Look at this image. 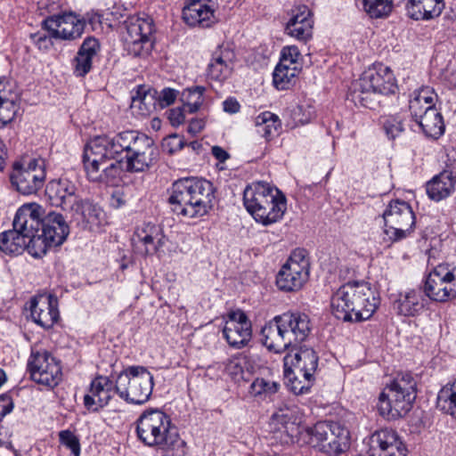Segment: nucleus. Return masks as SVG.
<instances>
[{
  "instance_id": "nucleus-1",
  "label": "nucleus",
  "mask_w": 456,
  "mask_h": 456,
  "mask_svg": "<svg viewBox=\"0 0 456 456\" xmlns=\"http://www.w3.org/2000/svg\"><path fill=\"white\" fill-rule=\"evenodd\" d=\"M379 304L378 293L364 281H350L331 297V312L343 322H358L370 319Z\"/></svg>"
},
{
  "instance_id": "nucleus-2",
  "label": "nucleus",
  "mask_w": 456,
  "mask_h": 456,
  "mask_svg": "<svg viewBox=\"0 0 456 456\" xmlns=\"http://www.w3.org/2000/svg\"><path fill=\"white\" fill-rule=\"evenodd\" d=\"M215 191L209 181L186 177L173 183L168 202L176 215L188 218L201 217L213 208Z\"/></svg>"
},
{
  "instance_id": "nucleus-3",
  "label": "nucleus",
  "mask_w": 456,
  "mask_h": 456,
  "mask_svg": "<svg viewBox=\"0 0 456 456\" xmlns=\"http://www.w3.org/2000/svg\"><path fill=\"white\" fill-rule=\"evenodd\" d=\"M243 203L255 221L265 226L281 220L287 209L285 196L278 189L263 182L246 187Z\"/></svg>"
},
{
  "instance_id": "nucleus-4",
  "label": "nucleus",
  "mask_w": 456,
  "mask_h": 456,
  "mask_svg": "<svg viewBox=\"0 0 456 456\" xmlns=\"http://www.w3.org/2000/svg\"><path fill=\"white\" fill-rule=\"evenodd\" d=\"M398 89L391 69L379 64L365 70L353 82L348 98L355 104L369 109L376 106V95L395 94Z\"/></svg>"
},
{
  "instance_id": "nucleus-5",
  "label": "nucleus",
  "mask_w": 456,
  "mask_h": 456,
  "mask_svg": "<svg viewBox=\"0 0 456 456\" xmlns=\"http://www.w3.org/2000/svg\"><path fill=\"white\" fill-rule=\"evenodd\" d=\"M417 377L411 372H400L379 397L378 411L387 419L405 416L417 397Z\"/></svg>"
},
{
  "instance_id": "nucleus-6",
  "label": "nucleus",
  "mask_w": 456,
  "mask_h": 456,
  "mask_svg": "<svg viewBox=\"0 0 456 456\" xmlns=\"http://www.w3.org/2000/svg\"><path fill=\"white\" fill-rule=\"evenodd\" d=\"M138 139L133 131H124L113 136L99 135L91 139L84 148L82 157L84 167L103 165L108 160L115 159L123 151L130 154L131 146Z\"/></svg>"
},
{
  "instance_id": "nucleus-7",
  "label": "nucleus",
  "mask_w": 456,
  "mask_h": 456,
  "mask_svg": "<svg viewBox=\"0 0 456 456\" xmlns=\"http://www.w3.org/2000/svg\"><path fill=\"white\" fill-rule=\"evenodd\" d=\"M46 178V161L41 157H22L12 164L10 181L12 187L23 195L37 193Z\"/></svg>"
},
{
  "instance_id": "nucleus-8",
  "label": "nucleus",
  "mask_w": 456,
  "mask_h": 456,
  "mask_svg": "<svg viewBox=\"0 0 456 456\" xmlns=\"http://www.w3.org/2000/svg\"><path fill=\"white\" fill-rule=\"evenodd\" d=\"M384 240L393 243L407 238L413 231L415 216L409 203L395 200L389 202L382 216Z\"/></svg>"
},
{
  "instance_id": "nucleus-9",
  "label": "nucleus",
  "mask_w": 456,
  "mask_h": 456,
  "mask_svg": "<svg viewBox=\"0 0 456 456\" xmlns=\"http://www.w3.org/2000/svg\"><path fill=\"white\" fill-rule=\"evenodd\" d=\"M424 294L436 302L456 298V265L443 263L435 266L426 278Z\"/></svg>"
},
{
  "instance_id": "nucleus-10",
  "label": "nucleus",
  "mask_w": 456,
  "mask_h": 456,
  "mask_svg": "<svg viewBox=\"0 0 456 456\" xmlns=\"http://www.w3.org/2000/svg\"><path fill=\"white\" fill-rule=\"evenodd\" d=\"M140 152L126 154V160H116L101 170L102 165L84 167L89 181L118 187L123 183L126 172L142 171V161Z\"/></svg>"
},
{
  "instance_id": "nucleus-11",
  "label": "nucleus",
  "mask_w": 456,
  "mask_h": 456,
  "mask_svg": "<svg viewBox=\"0 0 456 456\" xmlns=\"http://www.w3.org/2000/svg\"><path fill=\"white\" fill-rule=\"evenodd\" d=\"M310 262L306 251L296 248L276 276V285L283 291L292 292L302 289L309 278Z\"/></svg>"
},
{
  "instance_id": "nucleus-12",
  "label": "nucleus",
  "mask_w": 456,
  "mask_h": 456,
  "mask_svg": "<svg viewBox=\"0 0 456 456\" xmlns=\"http://www.w3.org/2000/svg\"><path fill=\"white\" fill-rule=\"evenodd\" d=\"M28 367L32 380L47 388L55 387L61 380V362L46 350L32 351Z\"/></svg>"
},
{
  "instance_id": "nucleus-13",
  "label": "nucleus",
  "mask_w": 456,
  "mask_h": 456,
  "mask_svg": "<svg viewBox=\"0 0 456 456\" xmlns=\"http://www.w3.org/2000/svg\"><path fill=\"white\" fill-rule=\"evenodd\" d=\"M42 26L50 38L71 41L81 37L86 20L74 12H62L47 17Z\"/></svg>"
},
{
  "instance_id": "nucleus-14",
  "label": "nucleus",
  "mask_w": 456,
  "mask_h": 456,
  "mask_svg": "<svg viewBox=\"0 0 456 456\" xmlns=\"http://www.w3.org/2000/svg\"><path fill=\"white\" fill-rule=\"evenodd\" d=\"M44 209L37 203H27L18 208L12 226L32 242L42 245L39 232L43 224Z\"/></svg>"
},
{
  "instance_id": "nucleus-15",
  "label": "nucleus",
  "mask_w": 456,
  "mask_h": 456,
  "mask_svg": "<svg viewBox=\"0 0 456 456\" xmlns=\"http://www.w3.org/2000/svg\"><path fill=\"white\" fill-rule=\"evenodd\" d=\"M223 335L231 347L240 349L246 346L252 338V324L242 310L231 311L225 318Z\"/></svg>"
},
{
  "instance_id": "nucleus-16",
  "label": "nucleus",
  "mask_w": 456,
  "mask_h": 456,
  "mask_svg": "<svg viewBox=\"0 0 456 456\" xmlns=\"http://www.w3.org/2000/svg\"><path fill=\"white\" fill-rule=\"evenodd\" d=\"M45 194L52 205L60 207L64 211H71L81 199L76 183L66 176L48 182Z\"/></svg>"
},
{
  "instance_id": "nucleus-17",
  "label": "nucleus",
  "mask_w": 456,
  "mask_h": 456,
  "mask_svg": "<svg viewBox=\"0 0 456 456\" xmlns=\"http://www.w3.org/2000/svg\"><path fill=\"white\" fill-rule=\"evenodd\" d=\"M29 310L33 322L44 329L52 328L60 318L58 299L51 294L32 297Z\"/></svg>"
},
{
  "instance_id": "nucleus-18",
  "label": "nucleus",
  "mask_w": 456,
  "mask_h": 456,
  "mask_svg": "<svg viewBox=\"0 0 456 456\" xmlns=\"http://www.w3.org/2000/svg\"><path fill=\"white\" fill-rule=\"evenodd\" d=\"M69 233V228L63 216L60 213L51 212L43 221L41 233L42 245L47 248L61 245Z\"/></svg>"
},
{
  "instance_id": "nucleus-19",
  "label": "nucleus",
  "mask_w": 456,
  "mask_h": 456,
  "mask_svg": "<svg viewBox=\"0 0 456 456\" xmlns=\"http://www.w3.org/2000/svg\"><path fill=\"white\" fill-rule=\"evenodd\" d=\"M70 212H72V217L77 224L91 232H98L102 225L107 224L103 209L89 200L81 198L76 208Z\"/></svg>"
},
{
  "instance_id": "nucleus-20",
  "label": "nucleus",
  "mask_w": 456,
  "mask_h": 456,
  "mask_svg": "<svg viewBox=\"0 0 456 456\" xmlns=\"http://www.w3.org/2000/svg\"><path fill=\"white\" fill-rule=\"evenodd\" d=\"M144 427L151 430V437H144V444L149 446L162 444L175 431L169 418L157 409L144 411Z\"/></svg>"
},
{
  "instance_id": "nucleus-21",
  "label": "nucleus",
  "mask_w": 456,
  "mask_h": 456,
  "mask_svg": "<svg viewBox=\"0 0 456 456\" xmlns=\"http://www.w3.org/2000/svg\"><path fill=\"white\" fill-rule=\"evenodd\" d=\"M115 393L113 382L108 377L98 376L91 381L84 405L89 411L96 412L109 403Z\"/></svg>"
},
{
  "instance_id": "nucleus-22",
  "label": "nucleus",
  "mask_w": 456,
  "mask_h": 456,
  "mask_svg": "<svg viewBox=\"0 0 456 456\" xmlns=\"http://www.w3.org/2000/svg\"><path fill=\"white\" fill-rule=\"evenodd\" d=\"M34 248L35 245L14 228L0 233V250L6 255L18 256L26 248L32 256L37 258L45 255V246L39 245L37 251H35Z\"/></svg>"
},
{
  "instance_id": "nucleus-23",
  "label": "nucleus",
  "mask_w": 456,
  "mask_h": 456,
  "mask_svg": "<svg viewBox=\"0 0 456 456\" xmlns=\"http://www.w3.org/2000/svg\"><path fill=\"white\" fill-rule=\"evenodd\" d=\"M314 20L310 9L306 5H299L292 11L285 31L296 39L306 42L313 37Z\"/></svg>"
},
{
  "instance_id": "nucleus-24",
  "label": "nucleus",
  "mask_w": 456,
  "mask_h": 456,
  "mask_svg": "<svg viewBox=\"0 0 456 456\" xmlns=\"http://www.w3.org/2000/svg\"><path fill=\"white\" fill-rule=\"evenodd\" d=\"M281 326L289 338L290 347H296L303 342L310 332V320L302 313H285L280 315Z\"/></svg>"
},
{
  "instance_id": "nucleus-25",
  "label": "nucleus",
  "mask_w": 456,
  "mask_h": 456,
  "mask_svg": "<svg viewBox=\"0 0 456 456\" xmlns=\"http://www.w3.org/2000/svg\"><path fill=\"white\" fill-rule=\"evenodd\" d=\"M235 54L228 47L219 46L208 65V76L214 80L223 81L232 73Z\"/></svg>"
},
{
  "instance_id": "nucleus-26",
  "label": "nucleus",
  "mask_w": 456,
  "mask_h": 456,
  "mask_svg": "<svg viewBox=\"0 0 456 456\" xmlns=\"http://www.w3.org/2000/svg\"><path fill=\"white\" fill-rule=\"evenodd\" d=\"M261 336L262 343L270 351L281 353L290 347L289 338L281 326L280 315L275 316L262 328Z\"/></svg>"
},
{
  "instance_id": "nucleus-27",
  "label": "nucleus",
  "mask_w": 456,
  "mask_h": 456,
  "mask_svg": "<svg viewBox=\"0 0 456 456\" xmlns=\"http://www.w3.org/2000/svg\"><path fill=\"white\" fill-rule=\"evenodd\" d=\"M444 7V0H408L405 4L406 15L413 20H434Z\"/></svg>"
},
{
  "instance_id": "nucleus-28",
  "label": "nucleus",
  "mask_w": 456,
  "mask_h": 456,
  "mask_svg": "<svg viewBox=\"0 0 456 456\" xmlns=\"http://www.w3.org/2000/svg\"><path fill=\"white\" fill-rule=\"evenodd\" d=\"M371 443L381 451L380 456H406L407 449L392 428H382L371 436Z\"/></svg>"
},
{
  "instance_id": "nucleus-29",
  "label": "nucleus",
  "mask_w": 456,
  "mask_h": 456,
  "mask_svg": "<svg viewBox=\"0 0 456 456\" xmlns=\"http://www.w3.org/2000/svg\"><path fill=\"white\" fill-rule=\"evenodd\" d=\"M215 9L188 0L183 9V20L190 27L209 28L216 21Z\"/></svg>"
},
{
  "instance_id": "nucleus-30",
  "label": "nucleus",
  "mask_w": 456,
  "mask_h": 456,
  "mask_svg": "<svg viewBox=\"0 0 456 456\" xmlns=\"http://www.w3.org/2000/svg\"><path fill=\"white\" fill-rule=\"evenodd\" d=\"M285 365L290 363L295 372H298L303 379L314 378V374L318 366V356L314 349L300 347L294 355L285 357Z\"/></svg>"
},
{
  "instance_id": "nucleus-31",
  "label": "nucleus",
  "mask_w": 456,
  "mask_h": 456,
  "mask_svg": "<svg viewBox=\"0 0 456 456\" xmlns=\"http://www.w3.org/2000/svg\"><path fill=\"white\" fill-rule=\"evenodd\" d=\"M348 429L338 422L331 421L330 431L321 447V452L328 455H338L349 448Z\"/></svg>"
},
{
  "instance_id": "nucleus-32",
  "label": "nucleus",
  "mask_w": 456,
  "mask_h": 456,
  "mask_svg": "<svg viewBox=\"0 0 456 456\" xmlns=\"http://www.w3.org/2000/svg\"><path fill=\"white\" fill-rule=\"evenodd\" d=\"M100 51V44L94 37H86L78 49L73 61L74 74L85 77L92 69L93 59Z\"/></svg>"
},
{
  "instance_id": "nucleus-33",
  "label": "nucleus",
  "mask_w": 456,
  "mask_h": 456,
  "mask_svg": "<svg viewBox=\"0 0 456 456\" xmlns=\"http://www.w3.org/2000/svg\"><path fill=\"white\" fill-rule=\"evenodd\" d=\"M455 183V178L451 172L443 171L427 183V194L431 200L440 201L454 191Z\"/></svg>"
},
{
  "instance_id": "nucleus-34",
  "label": "nucleus",
  "mask_w": 456,
  "mask_h": 456,
  "mask_svg": "<svg viewBox=\"0 0 456 456\" xmlns=\"http://www.w3.org/2000/svg\"><path fill=\"white\" fill-rule=\"evenodd\" d=\"M420 289H411L401 294L396 302L398 314L404 316H415L420 314L428 305L426 295Z\"/></svg>"
},
{
  "instance_id": "nucleus-35",
  "label": "nucleus",
  "mask_w": 456,
  "mask_h": 456,
  "mask_svg": "<svg viewBox=\"0 0 456 456\" xmlns=\"http://www.w3.org/2000/svg\"><path fill=\"white\" fill-rule=\"evenodd\" d=\"M115 392L127 403L142 404V386L141 379H131L126 375H118L116 379Z\"/></svg>"
},
{
  "instance_id": "nucleus-36",
  "label": "nucleus",
  "mask_w": 456,
  "mask_h": 456,
  "mask_svg": "<svg viewBox=\"0 0 456 456\" xmlns=\"http://www.w3.org/2000/svg\"><path fill=\"white\" fill-rule=\"evenodd\" d=\"M437 94L429 86H422L415 90L409 100V111L415 121L420 118L428 107L434 108Z\"/></svg>"
},
{
  "instance_id": "nucleus-37",
  "label": "nucleus",
  "mask_w": 456,
  "mask_h": 456,
  "mask_svg": "<svg viewBox=\"0 0 456 456\" xmlns=\"http://www.w3.org/2000/svg\"><path fill=\"white\" fill-rule=\"evenodd\" d=\"M415 122L427 137L437 139L444 133L445 126L443 117L435 107H428L423 115Z\"/></svg>"
},
{
  "instance_id": "nucleus-38",
  "label": "nucleus",
  "mask_w": 456,
  "mask_h": 456,
  "mask_svg": "<svg viewBox=\"0 0 456 456\" xmlns=\"http://www.w3.org/2000/svg\"><path fill=\"white\" fill-rule=\"evenodd\" d=\"M144 248L147 254H157L161 256L165 254L167 239L162 232L159 225L148 224L144 227Z\"/></svg>"
},
{
  "instance_id": "nucleus-39",
  "label": "nucleus",
  "mask_w": 456,
  "mask_h": 456,
  "mask_svg": "<svg viewBox=\"0 0 456 456\" xmlns=\"http://www.w3.org/2000/svg\"><path fill=\"white\" fill-rule=\"evenodd\" d=\"M255 123L257 132L267 140L277 136L281 128L280 118L271 111H264L257 115Z\"/></svg>"
},
{
  "instance_id": "nucleus-40",
  "label": "nucleus",
  "mask_w": 456,
  "mask_h": 456,
  "mask_svg": "<svg viewBox=\"0 0 456 456\" xmlns=\"http://www.w3.org/2000/svg\"><path fill=\"white\" fill-rule=\"evenodd\" d=\"M436 405L440 411L456 419V379L440 389Z\"/></svg>"
},
{
  "instance_id": "nucleus-41",
  "label": "nucleus",
  "mask_w": 456,
  "mask_h": 456,
  "mask_svg": "<svg viewBox=\"0 0 456 456\" xmlns=\"http://www.w3.org/2000/svg\"><path fill=\"white\" fill-rule=\"evenodd\" d=\"M300 69L298 66L288 67L278 63L273 73V83L278 90H287L296 82Z\"/></svg>"
},
{
  "instance_id": "nucleus-42",
  "label": "nucleus",
  "mask_w": 456,
  "mask_h": 456,
  "mask_svg": "<svg viewBox=\"0 0 456 456\" xmlns=\"http://www.w3.org/2000/svg\"><path fill=\"white\" fill-rule=\"evenodd\" d=\"M331 421L317 422L314 426L307 428L305 432V440L312 447L321 452V447L330 431Z\"/></svg>"
},
{
  "instance_id": "nucleus-43",
  "label": "nucleus",
  "mask_w": 456,
  "mask_h": 456,
  "mask_svg": "<svg viewBox=\"0 0 456 456\" xmlns=\"http://www.w3.org/2000/svg\"><path fill=\"white\" fill-rule=\"evenodd\" d=\"M362 4L370 19H386L394 7L393 0H362Z\"/></svg>"
},
{
  "instance_id": "nucleus-44",
  "label": "nucleus",
  "mask_w": 456,
  "mask_h": 456,
  "mask_svg": "<svg viewBox=\"0 0 456 456\" xmlns=\"http://www.w3.org/2000/svg\"><path fill=\"white\" fill-rule=\"evenodd\" d=\"M126 42L129 51L137 56L142 50V25L139 20L135 22L129 21L126 25Z\"/></svg>"
},
{
  "instance_id": "nucleus-45",
  "label": "nucleus",
  "mask_w": 456,
  "mask_h": 456,
  "mask_svg": "<svg viewBox=\"0 0 456 456\" xmlns=\"http://www.w3.org/2000/svg\"><path fill=\"white\" fill-rule=\"evenodd\" d=\"M204 92L205 87L200 86L187 88L183 92V100L185 102L183 105L187 108L189 113H194L199 110L203 102Z\"/></svg>"
},
{
  "instance_id": "nucleus-46",
  "label": "nucleus",
  "mask_w": 456,
  "mask_h": 456,
  "mask_svg": "<svg viewBox=\"0 0 456 456\" xmlns=\"http://www.w3.org/2000/svg\"><path fill=\"white\" fill-rule=\"evenodd\" d=\"M280 384L262 378L256 379L250 385L249 393L254 396H270L277 393Z\"/></svg>"
},
{
  "instance_id": "nucleus-47",
  "label": "nucleus",
  "mask_w": 456,
  "mask_h": 456,
  "mask_svg": "<svg viewBox=\"0 0 456 456\" xmlns=\"http://www.w3.org/2000/svg\"><path fill=\"white\" fill-rule=\"evenodd\" d=\"M20 99L3 98L0 100V126L10 123L19 110Z\"/></svg>"
},
{
  "instance_id": "nucleus-48",
  "label": "nucleus",
  "mask_w": 456,
  "mask_h": 456,
  "mask_svg": "<svg viewBox=\"0 0 456 456\" xmlns=\"http://www.w3.org/2000/svg\"><path fill=\"white\" fill-rule=\"evenodd\" d=\"M58 436L60 444L69 449L73 456H80V441L74 432L64 429L59 432Z\"/></svg>"
},
{
  "instance_id": "nucleus-49",
  "label": "nucleus",
  "mask_w": 456,
  "mask_h": 456,
  "mask_svg": "<svg viewBox=\"0 0 456 456\" xmlns=\"http://www.w3.org/2000/svg\"><path fill=\"white\" fill-rule=\"evenodd\" d=\"M161 445L171 451L170 456H186V444L179 437L176 431L167 436Z\"/></svg>"
},
{
  "instance_id": "nucleus-50",
  "label": "nucleus",
  "mask_w": 456,
  "mask_h": 456,
  "mask_svg": "<svg viewBox=\"0 0 456 456\" xmlns=\"http://www.w3.org/2000/svg\"><path fill=\"white\" fill-rule=\"evenodd\" d=\"M383 128L387 137L392 140L398 137L404 131L402 119L395 116L388 117L384 120Z\"/></svg>"
},
{
  "instance_id": "nucleus-51",
  "label": "nucleus",
  "mask_w": 456,
  "mask_h": 456,
  "mask_svg": "<svg viewBox=\"0 0 456 456\" xmlns=\"http://www.w3.org/2000/svg\"><path fill=\"white\" fill-rule=\"evenodd\" d=\"M3 98L20 99L16 82L5 77H0V100Z\"/></svg>"
},
{
  "instance_id": "nucleus-52",
  "label": "nucleus",
  "mask_w": 456,
  "mask_h": 456,
  "mask_svg": "<svg viewBox=\"0 0 456 456\" xmlns=\"http://www.w3.org/2000/svg\"><path fill=\"white\" fill-rule=\"evenodd\" d=\"M314 378L303 379L302 376L296 372L293 379H289L290 390L296 395H303L309 391L314 383Z\"/></svg>"
},
{
  "instance_id": "nucleus-53",
  "label": "nucleus",
  "mask_w": 456,
  "mask_h": 456,
  "mask_svg": "<svg viewBox=\"0 0 456 456\" xmlns=\"http://www.w3.org/2000/svg\"><path fill=\"white\" fill-rule=\"evenodd\" d=\"M142 85H138L131 91L130 110L132 115L137 118H142Z\"/></svg>"
},
{
  "instance_id": "nucleus-54",
  "label": "nucleus",
  "mask_w": 456,
  "mask_h": 456,
  "mask_svg": "<svg viewBox=\"0 0 456 456\" xmlns=\"http://www.w3.org/2000/svg\"><path fill=\"white\" fill-rule=\"evenodd\" d=\"M301 56L300 51L296 45H288L284 46L281 50V60L279 63L285 64L287 61H289L290 64H295L297 62L299 57Z\"/></svg>"
},
{
  "instance_id": "nucleus-55",
  "label": "nucleus",
  "mask_w": 456,
  "mask_h": 456,
  "mask_svg": "<svg viewBox=\"0 0 456 456\" xmlns=\"http://www.w3.org/2000/svg\"><path fill=\"white\" fill-rule=\"evenodd\" d=\"M226 370L236 382L244 379V370L239 360H231L226 365Z\"/></svg>"
},
{
  "instance_id": "nucleus-56",
  "label": "nucleus",
  "mask_w": 456,
  "mask_h": 456,
  "mask_svg": "<svg viewBox=\"0 0 456 456\" xmlns=\"http://www.w3.org/2000/svg\"><path fill=\"white\" fill-rule=\"evenodd\" d=\"M313 116V112L310 108L305 110L304 106H297L293 110V118L297 125H305L307 124Z\"/></svg>"
},
{
  "instance_id": "nucleus-57",
  "label": "nucleus",
  "mask_w": 456,
  "mask_h": 456,
  "mask_svg": "<svg viewBox=\"0 0 456 456\" xmlns=\"http://www.w3.org/2000/svg\"><path fill=\"white\" fill-rule=\"evenodd\" d=\"M187 110L184 105L183 107H177L169 110L168 119L173 126H179L185 120L184 111Z\"/></svg>"
},
{
  "instance_id": "nucleus-58",
  "label": "nucleus",
  "mask_w": 456,
  "mask_h": 456,
  "mask_svg": "<svg viewBox=\"0 0 456 456\" xmlns=\"http://www.w3.org/2000/svg\"><path fill=\"white\" fill-rule=\"evenodd\" d=\"M178 92L172 88H165L159 95V105L164 108L175 102Z\"/></svg>"
},
{
  "instance_id": "nucleus-59",
  "label": "nucleus",
  "mask_w": 456,
  "mask_h": 456,
  "mask_svg": "<svg viewBox=\"0 0 456 456\" xmlns=\"http://www.w3.org/2000/svg\"><path fill=\"white\" fill-rule=\"evenodd\" d=\"M13 401L11 395H0V421L13 410Z\"/></svg>"
},
{
  "instance_id": "nucleus-60",
  "label": "nucleus",
  "mask_w": 456,
  "mask_h": 456,
  "mask_svg": "<svg viewBox=\"0 0 456 456\" xmlns=\"http://www.w3.org/2000/svg\"><path fill=\"white\" fill-rule=\"evenodd\" d=\"M144 24L148 25L149 30H150L149 35L144 34V37H143L144 48L146 47L147 44H150L151 48H153V45L155 43V38L152 37V33L154 31V29H153L154 24H153L152 19L150 17L144 18Z\"/></svg>"
},
{
  "instance_id": "nucleus-61",
  "label": "nucleus",
  "mask_w": 456,
  "mask_h": 456,
  "mask_svg": "<svg viewBox=\"0 0 456 456\" xmlns=\"http://www.w3.org/2000/svg\"><path fill=\"white\" fill-rule=\"evenodd\" d=\"M205 126V122L200 118H192L188 126V133L195 135L199 134Z\"/></svg>"
},
{
  "instance_id": "nucleus-62",
  "label": "nucleus",
  "mask_w": 456,
  "mask_h": 456,
  "mask_svg": "<svg viewBox=\"0 0 456 456\" xmlns=\"http://www.w3.org/2000/svg\"><path fill=\"white\" fill-rule=\"evenodd\" d=\"M212 155L221 163H224L229 158L230 154L220 146H213L211 149Z\"/></svg>"
},
{
  "instance_id": "nucleus-63",
  "label": "nucleus",
  "mask_w": 456,
  "mask_h": 456,
  "mask_svg": "<svg viewBox=\"0 0 456 456\" xmlns=\"http://www.w3.org/2000/svg\"><path fill=\"white\" fill-rule=\"evenodd\" d=\"M223 105H224V110L225 112L232 113V114L237 113L240 108L239 102L233 98L226 99L224 102Z\"/></svg>"
},
{
  "instance_id": "nucleus-64",
  "label": "nucleus",
  "mask_w": 456,
  "mask_h": 456,
  "mask_svg": "<svg viewBox=\"0 0 456 456\" xmlns=\"http://www.w3.org/2000/svg\"><path fill=\"white\" fill-rule=\"evenodd\" d=\"M34 43L39 48H47L50 44V38H48L45 35H42L40 33H37L31 36Z\"/></svg>"
}]
</instances>
